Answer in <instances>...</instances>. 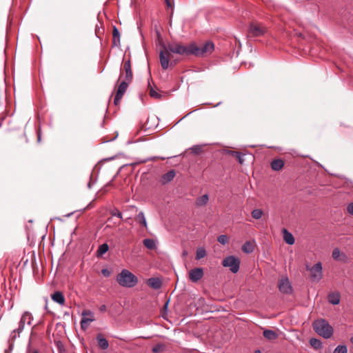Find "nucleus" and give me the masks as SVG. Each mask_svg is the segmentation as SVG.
Here are the masks:
<instances>
[{"label":"nucleus","mask_w":353,"mask_h":353,"mask_svg":"<svg viewBox=\"0 0 353 353\" xmlns=\"http://www.w3.org/2000/svg\"><path fill=\"white\" fill-rule=\"evenodd\" d=\"M33 320L32 314L29 312H25L23 313L21 319L18 324V327L14 329L10 334V340L14 341L17 338L20 336V334L23 332L25 327V325L27 324L30 325Z\"/></svg>","instance_id":"20e7f679"},{"label":"nucleus","mask_w":353,"mask_h":353,"mask_svg":"<svg viewBox=\"0 0 353 353\" xmlns=\"http://www.w3.org/2000/svg\"><path fill=\"white\" fill-rule=\"evenodd\" d=\"M131 62L130 60L128 59V61H125L123 65V70H131Z\"/></svg>","instance_id":"ea45409f"},{"label":"nucleus","mask_w":353,"mask_h":353,"mask_svg":"<svg viewBox=\"0 0 353 353\" xmlns=\"http://www.w3.org/2000/svg\"><path fill=\"white\" fill-rule=\"evenodd\" d=\"M111 214L112 216H117L118 218L122 219V213L119 212L117 209H114L111 212Z\"/></svg>","instance_id":"58836bf2"},{"label":"nucleus","mask_w":353,"mask_h":353,"mask_svg":"<svg viewBox=\"0 0 353 353\" xmlns=\"http://www.w3.org/2000/svg\"><path fill=\"white\" fill-rule=\"evenodd\" d=\"M283 240L288 245H293L294 243V238L293 235L288 231L287 229H283Z\"/></svg>","instance_id":"f3484780"},{"label":"nucleus","mask_w":353,"mask_h":353,"mask_svg":"<svg viewBox=\"0 0 353 353\" xmlns=\"http://www.w3.org/2000/svg\"><path fill=\"white\" fill-rule=\"evenodd\" d=\"M162 48L163 50L159 52V60L163 70H167L169 67L171 52L180 55L192 54V43L185 46L179 43H168L167 45L163 44Z\"/></svg>","instance_id":"f257e3e1"},{"label":"nucleus","mask_w":353,"mask_h":353,"mask_svg":"<svg viewBox=\"0 0 353 353\" xmlns=\"http://www.w3.org/2000/svg\"><path fill=\"white\" fill-rule=\"evenodd\" d=\"M101 273L105 277H109L111 274V272L106 268L102 269Z\"/></svg>","instance_id":"a19ab883"},{"label":"nucleus","mask_w":353,"mask_h":353,"mask_svg":"<svg viewBox=\"0 0 353 353\" xmlns=\"http://www.w3.org/2000/svg\"><path fill=\"white\" fill-rule=\"evenodd\" d=\"M149 94L151 97L156 99H161L162 97V95L152 87H150Z\"/></svg>","instance_id":"c756f323"},{"label":"nucleus","mask_w":353,"mask_h":353,"mask_svg":"<svg viewBox=\"0 0 353 353\" xmlns=\"http://www.w3.org/2000/svg\"><path fill=\"white\" fill-rule=\"evenodd\" d=\"M209 201L208 194H205L200 197H198L195 201V205L197 207H201L205 205Z\"/></svg>","instance_id":"6ab92c4d"},{"label":"nucleus","mask_w":353,"mask_h":353,"mask_svg":"<svg viewBox=\"0 0 353 353\" xmlns=\"http://www.w3.org/2000/svg\"><path fill=\"white\" fill-rule=\"evenodd\" d=\"M143 245L148 249L154 250L156 248V243L153 239H145L143 241Z\"/></svg>","instance_id":"a878e982"},{"label":"nucleus","mask_w":353,"mask_h":353,"mask_svg":"<svg viewBox=\"0 0 353 353\" xmlns=\"http://www.w3.org/2000/svg\"><path fill=\"white\" fill-rule=\"evenodd\" d=\"M135 220L140 223L145 228H148L147 221L145 217V214L143 212H139L135 217Z\"/></svg>","instance_id":"5701e85b"},{"label":"nucleus","mask_w":353,"mask_h":353,"mask_svg":"<svg viewBox=\"0 0 353 353\" xmlns=\"http://www.w3.org/2000/svg\"><path fill=\"white\" fill-rule=\"evenodd\" d=\"M40 139H41V136H40V134H39L38 135V140L40 141Z\"/></svg>","instance_id":"3c124183"},{"label":"nucleus","mask_w":353,"mask_h":353,"mask_svg":"<svg viewBox=\"0 0 353 353\" xmlns=\"http://www.w3.org/2000/svg\"><path fill=\"white\" fill-rule=\"evenodd\" d=\"M125 72V77H124V81H127L128 82H130L131 83L132 81V79H133V74H132V69L131 70H123Z\"/></svg>","instance_id":"7c9ffc66"},{"label":"nucleus","mask_w":353,"mask_h":353,"mask_svg":"<svg viewBox=\"0 0 353 353\" xmlns=\"http://www.w3.org/2000/svg\"><path fill=\"white\" fill-rule=\"evenodd\" d=\"M164 1H165V3L168 8H172V4L170 0H164Z\"/></svg>","instance_id":"a18cd8bd"},{"label":"nucleus","mask_w":353,"mask_h":353,"mask_svg":"<svg viewBox=\"0 0 353 353\" xmlns=\"http://www.w3.org/2000/svg\"><path fill=\"white\" fill-rule=\"evenodd\" d=\"M263 336L268 340H274L278 337V334L273 330H265Z\"/></svg>","instance_id":"4be33fe9"},{"label":"nucleus","mask_w":353,"mask_h":353,"mask_svg":"<svg viewBox=\"0 0 353 353\" xmlns=\"http://www.w3.org/2000/svg\"><path fill=\"white\" fill-rule=\"evenodd\" d=\"M97 341H98V345L102 349V350H106L109 347V343L108 341V340L105 338H103L101 334H99L97 336Z\"/></svg>","instance_id":"aec40b11"},{"label":"nucleus","mask_w":353,"mask_h":353,"mask_svg":"<svg viewBox=\"0 0 353 353\" xmlns=\"http://www.w3.org/2000/svg\"><path fill=\"white\" fill-rule=\"evenodd\" d=\"M222 265L229 268L232 273H236L239 270L240 260L238 257L231 255L225 257L222 261Z\"/></svg>","instance_id":"423d86ee"},{"label":"nucleus","mask_w":353,"mask_h":353,"mask_svg":"<svg viewBox=\"0 0 353 353\" xmlns=\"http://www.w3.org/2000/svg\"><path fill=\"white\" fill-rule=\"evenodd\" d=\"M278 288L283 294H290L292 292V287L288 277H283L279 280Z\"/></svg>","instance_id":"9d476101"},{"label":"nucleus","mask_w":353,"mask_h":353,"mask_svg":"<svg viewBox=\"0 0 353 353\" xmlns=\"http://www.w3.org/2000/svg\"><path fill=\"white\" fill-rule=\"evenodd\" d=\"M51 298L54 302H56L60 305H63L65 301L63 294H62V292H61L59 291H57V292H55L54 293H53L51 295Z\"/></svg>","instance_id":"2eb2a0df"},{"label":"nucleus","mask_w":353,"mask_h":353,"mask_svg":"<svg viewBox=\"0 0 353 353\" xmlns=\"http://www.w3.org/2000/svg\"><path fill=\"white\" fill-rule=\"evenodd\" d=\"M310 343L312 347H314L316 349L320 347L321 345L320 341L316 339H311L310 341Z\"/></svg>","instance_id":"c9c22d12"},{"label":"nucleus","mask_w":353,"mask_h":353,"mask_svg":"<svg viewBox=\"0 0 353 353\" xmlns=\"http://www.w3.org/2000/svg\"><path fill=\"white\" fill-rule=\"evenodd\" d=\"M99 310L101 312H106L107 310V307L105 305H101L99 307Z\"/></svg>","instance_id":"c03bdc74"},{"label":"nucleus","mask_w":353,"mask_h":353,"mask_svg":"<svg viewBox=\"0 0 353 353\" xmlns=\"http://www.w3.org/2000/svg\"><path fill=\"white\" fill-rule=\"evenodd\" d=\"M26 353H39V352L37 350H32L31 348L30 344L29 343V345L27 347Z\"/></svg>","instance_id":"37998d69"},{"label":"nucleus","mask_w":353,"mask_h":353,"mask_svg":"<svg viewBox=\"0 0 353 353\" xmlns=\"http://www.w3.org/2000/svg\"><path fill=\"white\" fill-rule=\"evenodd\" d=\"M81 315L82 319H92V321L95 320L93 312L89 310H84L82 312Z\"/></svg>","instance_id":"cd10ccee"},{"label":"nucleus","mask_w":353,"mask_h":353,"mask_svg":"<svg viewBox=\"0 0 353 353\" xmlns=\"http://www.w3.org/2000/svg\"><path fill=\"white\" fill-rule=\"evenodd\" d=\"M164 345L163 344H157L152 347V352L154 353H158L163 350Z\"/></svg>","instance_id":"4c0bfd02"},{"label":"nucleus","mask_w":353,"mask_h":353,"mask_svg":"<svg viewBox=\"0 0 353 353\" xmlns=\"http://www.w3.org/2000/svg\"><path fill=\"white\" fill-rule=\"evenodd\" d=\"M350 341H351V343H353V336H352V337H351V339H350Z\"/></svg>","instance_id":"8fccbe9b"},{"label":"nucleus","mask_w":353,"mask_h":353,"mask_svg":"<svg viewBox=\"0 0 353 353\" xmlns=\"http://www.w3.org/2000/svg\"><path fill=\"white\" fill-rule=\"evenodd\" d=\"M217 240H218V241H219L220 243H221V244H223V245L226 244V243H228V239L227 236H226V235H223V234L220 235V236L218 237Z\"/></svg>","instance_id":"e433bc0d"},{"label":"nucleus","mask_w":353,"mask_h":353,"mask_svg":"<svg viewBox=\"0 0 353 353\" xmlns=\"http://www.w3.org/2000/svg\"><path fill=\"white\" fill-rule=\"evenodd\" d=\"M176 175V172L174 170H171L166 172L161 177L160 182L163 185H165L173 180Z\"/></svg>","instance_id":"f8f14e48"},{"label":"nucleus","mask_w":353,"mask_h":353,"mask_svg":"<svg viewBox=\"0 0 353 353\" xmlns=\"http://www.w3.org/2000/svg\"><path fill=\"white\" fill-rule=\"evenodd\" d=\"M168 305V302H167V303L165 304L164 307H165V308H167Z\"/></svg>","instance_id":"09e8293b"},{"label":"nucleus","mask_w":353,"mask_h":353,"mask_svg":"<svg viewBox=\"0 0 353 353\" xmlns=\"http://www.w3.org/2000/svg\"><path fill=\"white\" fill-rule=\"evenodd\" d=\"M312 326L314 330L325 339H330L333 335V327L325 319L316 320L314 321Z\"/></svg>","instance_id":"f03ea898"},{"label":"nucleus","mask_w":353,"mask_h":353,"mask_svg":"<svg viewBox=\"0 0 353 353\" xmlns=\"http://www.w3.org/2000/svg\"><path fill=\"white\" fill-rule=\"evenodd\" d=\"M242 251L245 253L250 254L254 251V245L252 242L246 241L242 245Z\"/></svg>","instance_id":"b1692460"},{"label":"nucleus","mask_w":353,"mask_h":353,"mask_svg":"<svg viewBox=\"0 0 353 353\" xmlns=\"http://www.w3.org/2000/svg\"><path fill=\"white\" fill-rule=\"evenodd\" d=\"M306 269L310 272V278L314 282H319L323 277L322 263L317 262L312 267L306 265Z\"/></svg>","instance_id":"0eeeda50"},{"label":"nucleus","mask_w":353,"mask_h":353,"mask_svg":"<svg viewBox=\"0 0 353 353\" xmlns=\"http://www.w3.org/2000/svg\"><path fill=\"white\" fill-rule=\"evenodd\" d=\"M112 44L114 46L120 44V32L116 26H114L112 30Z\"/></svg>","instance_id":"a211bd4d"},{"label":"nucleus","mask_w":353,"mask_h":353,"mask_svg":"<svg viewBox=\"0 0 353 353\" xmlns=\"http://www.w3.org/2000/svg\"><path fill=\"white\" fill-rule=\"evenodd\" d=\"M254 353H261V352L260 350H256V351L254 352Z\"/></svg>","instance_id":"de8ad7c7"},{"label":"nucleus","mask_w":353,"mask_h":353,"mask_svg":"<svg viewBox=\"0 0 353 353\" xmlns=\"http://www.w3.org/2000/svg\"><path fill=\"white\" fill-rule=\"evenodd\" d=\"M232 152L236 157L239 163L240 164H243L244 162V159H243L244 154H243L242 153L239 152Z\"/></svg>","instance_id":"f704fd0d"},{"label":"nucleus","mask_w":353,"mask_h":353,"mask_svg":"<svg viewBox=\"0 0 353 353\" xmlns=\"http://www.w3.org/2000/svg\"><path fill=\"white\" fill-rule=\"evenodd\" d=\"M148 285L154 289L159 290L161 288L162 283L161 281L159 278H150L147 281Z\"/></svg>","instance_id":"4468645a"},{"label":"nucleus","mask_w":353,"mask_h":353,"mask_svg":"<svg viewBox=\"0 0 353 353\" xmlns=\"http://www.w3.org/2000/svg\"><path fill=\"white\" fill-rule=\"evenodd\" d=\"M263 215V211L260 209H255L252 212V216L255 219H259Z\"/></svg>","instance_id":"2f4dec72"},{"label":"nucleus","mask_w":353,"mask_h":353,"mask_svg":"<svg viewBox=\"0 0 353 353\" xmlns=\"http://www.w3.org/2000/svg\"><path fill=\"white\" fill-rule=\"evenodd\" d=\"M117 281L122 287L133 288L137 284L138 279L131 272L123 269L117 275Z\"/></svg>","instance_id":"7ed1b4c3"},{"label":"nucleus","mask_w":353,"mask_h":353,"mask_svg":"<svg viewBox=\"0 0 353 353\" xmlns=\"http://www.w3.org/2000/svg\"><path fill=\"white\" fill-rule=\"evenodd\" d=\"M267 29L261 23H252L249 28V34L252 37H261L263 35Z\"/></svg>","instance_id":"6e6552de"},{"label":"nucleus","mask_w":353,"mask_h":353,"mask_svg":"<svg viewBox=\"0 0 353 353\" xmlns=\"http://www.w3.org/2000/svg\"><path fill=\"white\" fill-rule=\"evenodd\" d=\"M284 166V161L281 159H274L271 162V168L274 171L281 170Z\"/></svg>","instance_id":"dca6fc26"},{"label":"nucleus","mask_w":353,"mask_h":353,"mask_svg":"<svg viewBox=\"0 0 353 353\" xmlns=\"http://www.w3.org/2000/svg\"><path fill=\"white\" fill-rule=\"evenodd\" d=\"M206 255V251L203 248H197L196 250V260H200L201 259H203V257H205Z\"/></svg>","instance_id":"bb28decb"},{"label":"nucleus","mask_w":353,"mask_h":353,"mask_svg":"<svg viewBox=\"0 0 353 353\" xmlns=\"http://www.w3.org/2000/svg\"><path fill=\"white\" fill-rule=\"evenodd\" d=\"M130 83V82L123 80L119 84L114 99V103L115 105H119L121 100L123 98L124 94L125 93Z\"/></svg>","instance_id":"1a4fd4ad"},{"label":"nucleus","mask_w":353,"mask_h":353,"mask_svg":"<svg viewBox=\"0 0 353 353\" xmlns=\"http://www.w3.org/2000/svg\"><path fill=\"white\" fill-rule=\"evenodd\" d=\"M91 322H92V319H81L80 323L81 329L83 330H87Z\"/></svg>","instance_id":"c85d7f7f"},{"label":"nucleus","mask_w":353,"mask_h":353,"mask_svg":"<svg viewBox=\"0 0 353 353\" xmlns=\"http://www.w3.org/2000/svg\"><path fill=\"white\" fill-rule=\"evenodd\" d=\"M203 276V270L201 268H196L189 272V279L196 283Z\"/></svg>","instance_id":"9b49d317"},{"label":"nucleus","mask_w":353,"mask_h":353,"mask_svg":"<svg viewBox=\"0 0 353 353\" xmlns=\"http://www.w3.org/2000/svg\"><path fill=\"white\" fill-rule=\"evenodd\" d=\"M332 256L334 260L343 262H345L347 259L346 254L341 252V250L337 248L333 250Z\"/></svg>","instance_id":"ddd939ff"},{"label":"nucleus","mask_w":353,"mask_h":353,"mask_svg":"<svg viewBox=\"0 0 353 353\" xmlns=\"http://www.w3.org/2000/svg\"><path fill=\"white\" fill-rule=\"evenodd\" d=\"M153 159H154V157L151 158V159H148L142 160V161H140V163H145V162H147L149 160H153Z\"/></svg>","instance_id":"49530a36"},{"label":"nucleus","mask_w":353,"mask_h":353,"mask_svg":"<svg viewBox=\"0 0 353 353\" xmlns=\"http://www.w3.org/2000/svg\"><path fill=\"white\" fill-rule=\"evenodd\" d=\"M214 48V43L210 41L206 42L200 47L197 46L194 43H192V54L197 57L204 56L211 53Z\"/></svg>","instance_id":"39448f33"},{"label":"nucleus","mask_w":353,"mask_h":353,"mask_svg":"<svg viewBox=\"0 0 353 353\" xmlns=\"http://www.w3.org/2000/svg\"><path fill=\"white\" fill-rule=\"evenodd\" d=\"M109 250V245L107 243L100 245L97 250V255L98 257L101 256L105 254Z\"/></svg>","instance_id":"393cba45"},{"label":"nucleus","mask_w":353,"mask_h":353,"mask_svg":"<svg viewBox=\"0 0 353 353\" xmlns=\"http://www.w3.org/2000/svg\"><path fill=\"white\" fill-rule=\"evenodd\" d=\"M334 353H347V347L345 345H339L334 349Z\"/></svg>","instance_id":"473e14b6"},{"label":"nucleus","mask_w":353,"mask_h":353,"mask_svg":"<svg viewBox=\"0 0 353 353\" xmlns=\"http://www.w3.org/2000/svg\"><path fill=\"white\" fill-rule=\"evenodd\" d=\"M328 301L332 305H338L340 303V295L339 293H332L328 295Z\"/></svg>","instance_id":"412c9836"},{"label":"nucleus","mask_w":353,"mask_h":353,"mask_svg":"<svg viewBox=\"0 0 353 353\" xmlns=\"http://www.w3.org/2000/svg\"><path fill=\"white\" fill-rule=\"evenodd\" d=\"M347 211L349 214H350L351 215H353V203H350L347 206Z\"/></svg>","instance_id":"79ce46f5"},{"label":"nucleus","mask_w":353,"mask_h":353,"mask_svg":"<svg viewBox=\"0 0 353 353\" xmlns=\"http://www.w3.org/2000/svg\"><path fill=\"white\" fill-rule=\"evenodd\" d=\"M190 150H191L192 153H193L194 154H199L201 153V152L202 150V148L199 145H193L192 147H191L190 148Z\"/></svg>","instance_id":"72a5a7b5"}]
</instances>
